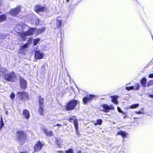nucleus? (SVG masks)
<instances>
[{"label": "nucleus", "instance_id": "obj_1", "mask_svg": "<svg viewBox=\"0 0 153 153\" xmlns=\"http://www.w3.org/2000/svg\"><path fill=\"white\" fill-rule=\"evenodd\" d=\"M16 140L19 143L23 145L26 141V135L25 132L21 130H18L16 133Z\"/></svg>", "mask_w": 153, "mask_h": 153}, {"label": "nucleus", "instance_id": "obj_2", "mask_svg": "<svg viewBox=\"0 0 153 153\" xmlns=\"http://www.w3.org/2000/svg\"><path fill=\"white\" fill-rule=\"evenodd\" d=\"M4 77L5 80L8 82H15L17 79V76L15 73L13 71L4 74Z\"/></svg>", "mask_w": 153, "mask_h": 153}, {"label": "nucleus", "instance_id": "obj_3", "mask_svg": "<svg viewBox=\"0 0 153 153\" xmlns=\"http://www.w3.org/2000/svg\"><path fill=\"white\" fill-rule=\"evenodd\" d=\"M77 104V101L76 100H72L69 102L65 106L66 109L67 111H70L73 109Z\"/></svg>", "mask_w": 153, "mask_h": 153}, {"label": "nucleus", "instance_id": "obj_4", "mask_svg": "<svg viewBox=\"0 0 153 153\" xmlns=\"http://www.w3.org/2000/svg\"><path fill=\"white\" fill-rule=\"evenodd\" d=\"M36 30V28L35 27L30 28L27 31L23 32L22 33H21V36L23 39H24L26 36L33 35Z\"/></svg>", "mask_w": 153, "mask_h": 153}, {"label": "nucleus", "instance_id": "obj_5", "mask_svg": "<svg viewBox=\"0 0 153 153\" xmlns=\"http://www.w3.org/2000/svg\"><path fill=\"white\" fill-rule=\"evenodd\" d=\"M69 120L70 122L71 123L73 122L74 123L76 131V134L79 137L80 134L78 130V127L77 120H76V118L74 117H70Z\"/></svg>", "mask_w": 153, "mask_h": 153}, {"label": "nucleus", "instance_id": "obj_6", "mask_svg": "<svg viewBox=\"0 0 153 153\" xmlns=\"http://www.w3.org/2000/svg\"><path fill=\"white\" fill-rule=\"evenodd\" d=\"M39 102V113L41 115L43 114V112L44 111L43 110V103L44 100L43 98H42L40 96L38 97Z\"/></svg>", "mask_w": 153, "mask_h": 153}, {"label": "nucleus", "instance_id": "obj_7", "mask_svg": "<svg viewBox=\"0 0 153 153\" xmlns=\"http://www.w3.org/2000/svg\"><path fill=\"white\" fill-rule=\"evenodd\" d=\"M21 9V7L18 6L15 8L11 9L9 13L11 15L15 16L19 13Z\"/></svg>", "mask_w": 153, "mask_h": 153}, {"label": "nucleus", "instance_id": "obj_8", "mask_svg": "<svg viewBox=\"0 0 153 153\" xmlns=\"http://www.w3.org/2000/svg\"><path fill=\"white\" fill-rule=\"evenodd\" d=\"M20 85L22 89H25L27 88V82L23 78L20 77L19 79Z\"/></svg>", "mask_w": 153, "mask_h": 153}, {"label": "nucleus", "instance_id": "obj_9", "mask_svg": "<svg viewBox=\"0 0 153 153\" xmlns=\"http://www.w3.org/2000/svg\"><path fill=\"white\" fill-rule=\"evenodd\" d=\"M17 95L22 100H25V99H27L28 98L27 94L25 92H18L17 93Z\"/></svg>", "mask_w": 153, "mask_h": 153}, {"label": "nucleus", "instance_id": "obj_10", "mask_svg": "<svg viewBox=\"0 0 153 153\" xmlns=\"http://www.w3.org/2000/svg\"><path fill=\"white\" fill-rule=\"evenodd\" d=\"M43 146V144L40 141H38L35 145L34 146V151L36 152H38L39 151Z\"/></svg>", "mask_w": 153, "mask_h": 153}, {"label": "nucleus", "instance_id": "obj_11", "mask_svg": "<svg viewBox=\"0 0 153 153\" xmlns=\"http://www.w3.org/2000/svg\"><path fill=\"white\" fill-rule=\"evenodd\" d=\"M95 95H90L88 96L84 97L83 99V101L85 104H87V102L91 101L95 97Z\"/></svg>", "mask_w": 153, "mask_h": 153}, {"label": "nucleus", "instance_id": "obj_12", "mask_svg": "<svg viewBox=\"0 0 153 153\" xmlns=\"http://www.w3.org/2000/svg\"><path fill=\"white\" fill-rule=\"evenodd\" d=\"M35 11L38 13L39 12H42L44 11L46 9V7L40 5H37L35 6L34 8Z\"/></svg>", "mask_w": 153, "mask_h": 153}, {"label": "nucleus", "instance_id": "obj_13", "mask_svg": "<svg viewBox=\"0 0 153 153\" xmlns=\"http://www.w3.org/2000/svg\"><path fill=\"white\" fill-rule=\"evenodd\" d=\"M101 107L103 109H101L100 111L105 112H108L110 110V106L106 104H103L101 105Z\"/></svg>", "mask_w": 153, "mask_h": 153}, {"label": "nucleus", "instance_id": "obj_14", "mask_svg": "<svg viewBox=\"0 0 153 153\" xmlns=\"http://www.w3.org/2000/svg\"><path fill=\"white\" fill-rule=\"evenodd\" d=\"M44 56V54L41 53L39 51H36L35 52V58L36 59H41Z\"/></svg>", "mask_w": 153, "mask_h": 153}, {"label": "nucleus", "instance_id": "obj_15", "mask_svg": "<svg viewBox=\"0 0 153 153\" xmlns=\"http://www.w3.org/2000/svg\"><path fill=\"white\" fill-rule=\"evenodd\" d=\"M53 23H55V24L56 27L57 28H59L62 25V21L61 20L56 19L55 21V22H54Z\"/></svg>", "mask_w": 153, "mask_h": 153}, {"label": "nucleus", "instance_id": "obj_16", "mask_svg": "<svg viewBox=\"0 0 153 153\" xmlns=\"http://www.w3.org/2000/svg\"><path fill=\"white\" fill-rule=\"evenodd\" d=\"M117 135L121 136L124 139L126 138V136L128 135V134L125 131H121L117 132Z\"/></svg>", "mask_w": 153, "mask_h": 153}, {"label": "nucleus", "instance_id": "obj_17", "mask_svg": "<svg viewBox=\"0 0 153 153\" xmlns=\"http://www.w3.org/2000/svg\"><path fill=\"white\" fill-rule=\"evenodd\" d=\"M23 114L25 116V117L28 119L29 118L30 115L29 111L26 109H25L23 110Z\"/></svg>", "mask_w": 153, "mask_h": 153}, {"label": "nucleus", "instance_id": "obj_18", "mask_svg": "<svg viewBox=\"0 0 153 153\" xmlns=\"http://www.w3.org/2000/svg\"><path fill=\"white\" fill-rule=\"evenodd\" d=\"M110 97L112 98L111 101L112 102L115 104H117L118 102L117 99L119 98V96L117 95L111 96Z\"/></svg>", "mask_w": 153, "mask_h": 153}, {"label": "nucleus", "instance_id": "obj_19", "mask_svg": "<svg viewBox=\"0 0 153 153\" xmlns=\"http://www.w3.org/2000/svg\"><path fill=\"white\" fill-rule=\"evenodd\" d=\"M43 131L44 133L48 136H50L53 135V133L51 131H48L46 128H44Z\"/></svg>", "mask_w": 153, "mask_h": 153}, {"label": "nucleus", "instance_id": "obj_20", "mask_svg": "<svg viewBox=\"0 0 153 153\" xmlns=\"http://www.w3.org/2000/svg\"><path fill=\"white\" fill-rule=\"evenodd\" d=\"M62 141L60 139L58 138H56V143L58 147H60L61 146V145L62 144Z\"/></svg>", "mask_w": 153, "mask_h": 153}, {"label": "nucleus", "instance_id": "obj_21", "mask_svg": "<svg viewBox=\"0 0 153 153\" xmlns=\"http://www.w3.org/2000/svg\"><path fill=\"white\" fill-rule=\"evenodd\" d=\"M147 81V79L145 77L143 78L142 79L140 80V82L143 87L146 86Z\"/></svg>", "mask_w": 153, "mask_h": 153}, {"label": "nucleus", "instance_id": "obj_22", "mask_svg": "<svg viewBox=\"0 0 153 153\" xmlns=\"http://www.w3.org/2000/svg\"><path fill=\"white\" fill-rule=\"evenodd\" d=\"M7 16L5 14H2L0 15V22L5 21L7 19Z\"/></svg>", "mask_w": 153, "mask_h": 153}, {"label": "nucleus", "instance_id": "obj_23", "mask_svg": "<svg viewBox=\"0 0 153 153\" xmlns=\"http://www.w3.org/2000/svg\"><path fill=\"white\" fill-rule=\"evenodd\" d=\"M45 29V28L44 27H42L39 29L37 31V34H39L42 32H44Z\"/></svg>", "mask_w": 153, "mask_h": 153}, {"label": "nucleus", "instance_id": "obj_24", "mask_svg": "<svg viewBox=\"0 0 153 153\" xmlns=\"http://www.w3.org/2000/svg\"><path fill=\"white\" fill-rule=\"evenodd\" d=\"M28 44L26 43L23 45L20 48V50L21 51H25V49L28 47Z\"/></svg>", "mask_w": 153, "mask_h": 153}, {"label": "nucleus", "instance_id": "obj_25", "mask_svg": "<svg viewBox=\"0 0 153 153\" xmlns=\"http://www.w3.org/2000/svg\"><path fill=\"white\" fill-rule=\"evenodd\" d=\"M134 87V89L135 90H138L140 89V85L138 83H137L135 84Z\"/></svg>", "mask_w": 153, "mask_h": 153}, {"label": "nucleus", "instance_id": "obj_26", "mask_svg": "<svg viewBox=\"0 0 153 153\" xmlns=\"http://www.w3.org/2000/svg\"><path fill=\"white\" fill-rule=\"evenodd\" d=\"M153 85V79L149 81L147 83V86L149 87Z\"/></svg>", "mask_w": 153, "mask_h": 153}, {"label": "nucleus", "instance_id": "obj_27", "mask_svg": "<svg viewBox=\"0 0 153 153\" xmlns=\"http://www.w3.org/2000/svg\"><path fill=\"white\" fill-rule=\"evenodd\" d=\"M65 153H74L73 149H69L68 150L65 151Z\"/></svg>", "mask_w": 153, "mask_h": 153}, {"label": "nucleus", "instance_id": "obj_28", "mask_svg": "<svg viewBox=\"0 0 153 153\" xmlns=\"http://www.w3.org/2000/svg\"><path fill=\"white\" fill-rule=\"evenodd\" d=\"M40 40V39L39 38L34 39L33 41L34 45H36Z\"/></svg>", "mask_w": 153, "mask_h": 153}, {"label": "nucleus", "instance_id": "obj_29", "mask_svg": "<svg viewBox=\"0 0 153 153\" xmlns=\"http://www.w3.org/2000/svg\"><path fill=\"white\" fill-rule=\"evenodd\" d=\"M4 125V124L3 122L2 117H1V120L0 123V130L3 127Z\"/></svg>", "mask_w": 153, "mask_h": 153}, {"label": "nucleus", "instance_id": "obj_30", "mask_svg": "<svg viewBox=\"0 0 153 153\" xmlns=\"http://www.w3.org/2000/svg\"><path fill=\"white\" fill-rule=\"evenodd\" d=\"M1 72H2L3 74H4L7 73L8 71L6 68H2L1 69Z\"/></svg>", "mask_w": 153, "mask_h": 153}, {"label": "nucleus", "instance_id": "obj_31", "mask_svg": "<svg viewBox=\"0 0 153 153\" xmlns=\"http://www.w3.org/2000/svg\"><path fill=\"white\" fill-rule=\"evenodd\" d=\"M139 105L138 104H133L132 105H131L130 107L131 108H136Z\"/></svg>", "mask_w": 153, "mask_h": 153}, {"label": "nucleus", "instance_id": "obj_32", "mask_svg": "<svg viewBox=\"0 0 153 153\" xmlns=\"http://www.w3.org/2000/svg\"><path fill=\"white\" fill-rule=\"evenodd\" d=\"M126 90L129 91L130 90H133L134 89V86H131L129 87H126Z\"/></svg>", "mask_w": 153, "mask_h": 153}, {"label": "nucleus", "instance_id": "obj_33", "mask_svg": "<svg viewBox=\"0 0 153 153\" xmlns=\"http://www.w3.org/2000/svg\"><path fill=\"white\" fill-rule=\"evenodd\" d=\"M102 122V121L101 119H97V124L98 125H101Z\"/></svg>", "mask_w": 153, "mask_h": 153}, {"label": "nucleus", "instance_id": "obj_34", "mask_svg": "<svg viewBox=\"0 0 153 153\" xmlns=\"http://www.w3.org/2000/svg\"><path fill=\"white\" fill-rule=\"evenodd\" d=\"M35 22H33V23L36 25H37L39 24V22L40 20L39 19H35Z\"/></svg>", "mask_w": 153, "mask_h": 153}, {"label": "nucleus", "instance_id": "obj_35", "mask_svg": "<svg viewBox=\"0 0 153 153\" xmlns=\"http://www.w3.org/2000/svg\"><path fill=\"white\" fill-rule=\"evenodd\" d=\"M15 97V95L13 93H12L10 95V97L12 100H14Z\"/></svg>", "mask_w": 153, "mask_h": 153}, {"label": "nucleus", "instance_id": "obj_36", "mask_svg": "<svg viewBox=\"0 0 153 153\" xmlns=\"http://www.w3.org/2000/svg\"><path fill=\"white\" fill-rule=\"evenodd\" d=\"M135 113L136 114H144V112H142L140 111H136L135 112Z\"/></svg>", "mask_w": 153, "mask_h": 153}, {"label": "nucleus", "instance_id": "obj_37", "mask_svg": "<svg viewBox=\"0 0 153 153\" xmlns=\"http://www.w3.org/2000/svg\"><path fill=\"white\" fill-rule=\"evenodd\" d=\"M17 28L18 29H19V28L20 29L19 30H22V26H20V25H17L16 27V29H17Z\"/></svg>", "mask_w": 153, "mask_h": 153}, {"label": "nucleus", "instance_id": "obj_38", "mask_svg": "<svg viewBox=\"0 0 153 153\" xmlns=\"http://www.w3.org/2000/svg\"><path fill=\"white\" fill-rule=\"evenodd\" d=\"M117 110L120 113H122L123 114L124 112L121 111V109H120V107H119L118 106L117 107Z\"/></svg>", "mask_w": 153, "mask_h": 153}, {"label": "nucleus", "instance_id": "obj_39", "mask_svg": "<svg viewBox=\"0 0 153 153\" xmlns=\"http://www.w3.org/2000/svg\"><path fill=\"white\" fill-rule=\"evenodd\" d=\"M149 77L150 78H153V73L150 74L149 75Z\"/></svg>", "mask_w": 153, "mask_h": 153}, {"label": "nucleus", "instance_id": "obj_40", "mask_svg": "<svg viewBox=\"0 0 153 153\" xmlns=\"http://www.w3.org/2000/svg\"><path fill=\"white\" fill-rule=\"evenodd\" d=\"M56 126L59 127H60L62 126V125L59 124H57L56 125H54V126Z\"/></svg>", "mask_w": 153, "mask_h": 153}, {"label": "nucleus", "instance_id": "obj_41", "mask_svg": "<svg viewBox=\"0 0 153 153\" xmlns=\"http://www.w3.org/2000/svg\"><path fill=\"white\" fill-rule=\"evenodd\" d=\"M114 107L112 105H110V110L112 109L113 110H114Z\"/></svg>", "mask_w": 153, "mask_h": 153}, {"label": "nucleus", "instance_id": "obj_42", "mask_svg": "<svg viewBox=\"0 0 153 153\" xmlns=\"http://www.w3.org/2000/svg\"><path fill=\"white\" fill-rule=\"evenodd\" d=\"M149 96L151 98H153V94H149Z\"/></svg>", "mask_w": 153, "mask_h": 153}, {"label": "nucleus", "instance_id": "obj_43", "mask_svg": "<svg viewBox=\"0 0 153 153\" xmlns=\"http://www.w3.org/2000/svg\"><path fill=\"white\" fill-rule=\"evenodd\" d=\"M59 153H63L64 152L62 151L59 150L57 152Z\"/></svg>", "mask_w": 153, "mask_h": 153}, {"label": "nucleus", "instance_id": "obj_44", "mask_svg": "<svg viewBox=\"0 0 153 153\" xmlns=\"http://www.w3.org/2000/svg\"><path fill=\"white\" fill-rule=\"evenodd\" d=\"M5 37L4 36H0V39H4V38Z\"/></svg>", "mask_w": 153, "mask_h": 153}, {"label": "nucleus", "instance_id": "obj_45", "mask_svg": "<svg viewBox=\"0 0 153 153\" xmlns=\"http://www.w3.org/2000/svg\"><path fill=\"white\" fill-rule=\"evenodd\" d=\"M2 3V1L1 0H0V7Z\"/></svg>", "mask_w": 153, "mask_h": 153}, {"label": "nucleus", "instance_id": "obj_46", "mask_svg": "<svg viewBox=\"0 0 153 153\" xmlns=\"http://www.w3.org/2000/svg\"><path fill=\"white\" fill-rule=\"evenodd\" d=\"M20 153H27V152H21Z\"/></svg>", "mask_w": 153, "mask_h": 153}, {"label": "nucleus", "instance_id": "obj_47", "mask_svg": "<svg viewBox=\"0 0 153 153\" xmlns=\"http://www.w3.org/2000/svg\"><path fill=\"white\" fill-rule=\"evenodd\" d=\"M68 74V76L69 77L70 80V76L68 74Z\"/></svg>", "mask_w": 153, "mask_h": 153}, {"label": "nucleus", "instance_id": "obj_48", "mask_svg": "<svg viewBox=\"0 0 153 153\" xmlns=\"http://www.w3.org/2000/svg\"><path fill=\"white\" fill-rule=\"evenodd\" d=\"M81 152L80 151H78L77 152V153H81Z\"/></svg>", "mask_w": 153, "mask_h": 153}, {"label": "nucleus", "instance_id": "obj_49", "mask_svg": "<svg viewBox=\"0 0 153 153\" xmlns=\"http://www.w3.org/2000/svg\"><path fill=\"white\" fill-rule=\"evenodd\" d=\"M67 2H68L70 0H66Z\"/></svg>", "mask_w": 153, "mask_h": 153}, {"label": "nucleus", "instance_id": "obj_50", "mask_svg": "<svg viewBox=\"0 0 153 153\" xmlns=\"http://www.w3.org/2000/svg\"><path fill=\"white\" fill-rule=\"evenodd\" d=\"M53 21H52L51 22V25H52V24H53Z\"/></svg>", "mask_w": 153, "mask_h": 153}, {"label": "nucleus", "instance_id": "obj_51", "mask_svg": "<svg viewBox=\"0 0 153 153\" xmlns=\"http://www.w3.org/2000/svg\"><path fill=\"white\" fill-rule=\"evenodd\" d=\"M126 117H127V116H126H126H124V118H125Z\"/></svg>", "mask_w": 153, "mask_h": 153}, {"label": "nucleus", "instance_id": "obj_52", "mask_svg": "<svg viewBox=\"0 0 153 153\" xmlns=\"http://www.w3.org/2000/svg\"><path fill=\"white\" fill-rule=\"evenodd\" d=\"M137 118H135V117H134V119H137Z\"/></svg>", "mask_w": 153, "mask_h": 153}, {"label": "nucleus", "instance_id": "obj_53", "mask_svg": "<svg viewBox=\"0 0 153 153\" xmlns=\"http://www.w3.org/2000/svg\"><path fill=\"white\" fill-rule=\"evenodd\" d=\"M58 120L59 121H60V120Z\"/></svg>", "mask_w": 153, "mask_h": 153}, {"label": "nucleus", "instance_id": "obj_54", "mask_svg": "<svg viewBox=\"0 0 153 153\" xmlns=\"http://www.w3.org/2000/svg\"><path fill=\"white\" fill-rule=\"evenodd\" d=\"M18 32L19 33H20V32L19 31V32L18 31Z\"/></svg>", "mask_w": 153, "mask_h": 153}, {"label": "nucleus", "instance_id": "obj_55", "mask_svg": "<svg viewBox=\"0 0 153 153\" xmlns=\"http://www.w3.org/2000/svg\"><path fill=\"white\" fill-rule=\"evenodd\" d=\"M7 112H6V114H7Z\"/></svg>", "mask_w": 153, "mask_h": 153}]
</instances>
